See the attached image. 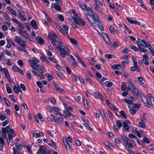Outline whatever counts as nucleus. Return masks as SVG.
<instances>
[{"label":"nucleus","mask_w":154,"mask_h":154,"mask_svg":"<svg viewBox=\"0 0 154 154\" xmlns=\"http://www.w3.org/2000/svg\"><path fill=\"white\" fill-rule=\"evenodd\" d=\"M126 87V84L125 82H123L122 83L121 89L123 91H125V88Z\"/></svg>","instance_id":"37998d69"},{"label":"nucleus","mask_w":154,"mask_h":154,"mask_svg":"<svg viewBox=\"0 0 154 154\" xmlns=\"http://www.w3.org/2000/svg\"><path fill=\"white\" fill-rule=\"evenodd\" d=\"M131 59L133 62L134 65L137 66V63L136 58L134 57H132Z\"/></svg>","instance_id":"58836bf2"},{"label":"nucleus","mask_w":154,"mask_h":154,"mask_svg":"<svg viewBox=\"0 0 154 154\" xmlns=\"http://www.w3.org/2000/svg\"><path fill=\"white\" fill-rule=\"evenodd\" d=\"M95 5V8L97 11L101 13L103 12L102 9L100 8L99 5Z\"/></svg>","instance_id":"e433bc0d"},{"label":"nucleus","mask_w":154,"mask_h":154,"mask_svg":"<svg viewBox=\"0 0 154 154\" xmlns=\"http://www.w3.org/2000/svg\"><path fill=\"white\" fill-rule=\"evenodd\" d=\"M6 41L7 42V44L6 46V47L7 48H9L11 47V45L9 41V39L7 38Z\"/></svg>","instance_id":"79ce46f5"},{"label":"nucleus","mask_w":154,"mask_h":154,"mask_svg":"<svg viewBox=\"0 0 154 154\" xmlns=\"http://www.w3.org/2000/svg\"><path fill=\"white\" fill-rule=\"evenodd\" d=\"M131 91L133 93L134 96H138V91L137 89L136 88H134V89L131 90Z\"/></svg>","instance_id":"aec40b11"},{"label":"nucleus","mask_w":154,"mask_h":154,"mask_svg":"<svg viewBox=\"0 0 154 154\" xmlns=\"http://www.w3.org/2000/svg\"><path fill=\"white\" fill-rule=\"evenodd\" d=\"M89 14L86 15V17L90 23L93 26H96L97 23L99 22V18L97 14L94 13L91 8H87V10Z\"/></svg>","instance_id":"f257e3e1"},{"label":"nucleus","mask_w":154,"mask_h":154,"mask_svg":"<svg viewBox=\"0 0 154 154\" xmlns=\"http://www.w3.org/2000/svg\"><path fill=\"white\" fill-rule=\"evenodd\" d=\"M105 57L107 59H114L115 57L114 56L110 54H106L105 55Z\"/></svg>","instance_id":"c9c22d12"},{"label":"nucleus","mask_w":154,"mask_h":154,"mask_svg":"<svg viewBox=\"0 0 154 154\" xmlns=\"http://www.w3.org/2000/svg\"><path fill=\"white\" fill-rule=\"evenodd\" d=\"M57 48L60 51V55L63 58H65L66 55H69L70 52L69 50L62 44L57 46Z\"/></svg>","instance_id":"7ed1b4c3"},{"label":"nucleus","mask_w":154,"mask_h":154,"mask_svg":"<svg viewBox=\"0 0 154 154\" xmlns=\"http://www.w3.org/2000/svg\"><path fill=\"white\" fill-rule=\"evenodd\" d=\"M7 8L11 14L16 16H17V14L15 11L11 8L10 7L7 6Z\"/></svg>","instance_id":"4468645a"},{"label":"nucleus","mask_w":154,"mask_h":154,"mask_svg":"<svg viewBox=\"0 0 154 154\" xmlns=\"http://www.w3.org/2000/svg\"><path fill=\"white\" fill-rule=\"evenodd\" d=\"M122 137L124 144L125 145L128 142V138L124 134L122 135Z\"/></svg>","instance_id":"a211bd4d"},{"label":"nucleus","mask_w":154,"mask_h":154,"mask_svg":"<svg viewBox=\"0 0 154 154\" xmlns=\"http://www.w3.org/2000/svg\"><path fill=\"white\" fill-rule=\"evenodd\" d=\"M128 85L129 88H130L131 91L133 90L134 88H135L130 82L128 84Z\"/></svg>","instance_id":"864d4df0"},{"label":"nucleus","mask_w":154,"mask_h":154,"mask_svg":"<svg viewBox=\"0 0 154 154\" xmlns=\"http://www.w3.org/2000/svg\"><path fill=\"white\" fill-rule=\"evenodd\" d=\"M30 24L33 28L35 30L37 29L38 27L37 25L36 22L33 20H32L30 22Z\"/></svg>","instance_id":"2eb2a0df"},{"label":"nucleus","mask_w":154,"mask_h":154,"mask_svg":"<svg viewBox=\"0 0 154 154\" xmlns=\"http://www.w3.org/2000/svg\"><path fill=\"white\" fill-rule=\"evenodd\" d=\"M130 113L133 115H134L137 111V110L128 106Z\"/></svg>","instance_id":"f3484780"},{"label":"nucleus","mask_w":154,"mask_h":154,"mask_svg":"<svg viewBox=\"0 0 154 154\" xmlns=\"http://www.w3.org/2000/svg\"><path fill=\"white\" fill-rule=\"evenodd\" d=\"M120 65L119 64H116L115 65H113L112 66V68L113 69H119L120 67Z\"/></svg>","instance_id":"052dcab7"},{"label":"nucleus","mask_w":154,"mask_h":154,"mask_svg":"<svg viewBox=\"0 0 154 154\" xmlns=\"http://www.w3.org/2000/svg\"><path fill=\"white\" fill-rule=\"evenodd\" d=\"M132 50H134L135 51H138V49L137 47L133 45H131L130 46Z\"/></svg>","instance_id":"49530a36"},{"label":"nucleus","mask_w":154,"mask_h":154,"mask_svg":"<svg viewBox=\"0 0 154 154\" xmlns=\"http://www.w3.org/2000/svg\"><path fill=\"white\" fill-rule=\"evenodd\" d=\"M55 1L57 5L61 6L62 5V2L60 0H55Z\"/></svg>","instance_id":"e2e57ef3"},{"label":"nucleus","mask_w":154,"mask_h":154,"mask_svg":"<svg viewBox=\"0 0 154 154\" xmlns=\"http://www.w3.org/2000/svg\"><path fill=\"white\" fill-rule=\"evenodd\" d=\"M14 41L23 48L26 47V41L22 40L19 36H15L14 38Z\"/></svg>","instance_id":"20e7f679"},{"label":"nucleus","mask_w":154,"mask_h":154,"mask_svg":"<svg viewBox=\"0 0 154 154\" xmlns=\"http://www.w3.org/2000/svg\"><path fill=\"white\" fill-rule=\"evenodd\" d=\"M18 27L20 29V30H22L24 29L25 27L23 26V24H22L20 22L18 24Z\"/></svg>","instance_id":"4c0bfd02"},{"label":"nucleus","mask_w":154,"mask_h":154,"mask_svg":"<svg viewBox=\"0 0 154 154\" xmlns=\"http://www.w3.org/2000/svg\"><path fill=\"white\" fill-rule=\"evenodd\" d=\"M124 101L128 104H132L133 103V101L130 100L125 99H124Z\"/></svg>","instance_id":"ea45409f"},{"label":"nucleus","mask_w":154,"mask_h":154,"mask_svg":"<svg viewBox=\"0 0 154 154\" xmlns=\"http://www.w3.org/2000/svg\"><path fill=\"white\" fill-rule=\"evenodd\" d=\"M139 125L140 126L143 128L144 129L146 128V125L143 123L139 122Z\"/></svg>","instance_id":"69168bd1"},{"label":"nucleus","mask_w":154,"mask_h":154,"mask_svg":"<svg viewBox=\"0 0 154 154\" xmlns=\"http://www.w3.org/2000/svg\"><path fill=\"white\" fill-rule=\"evenodd\" d=\"M65 146L66 148L69 151H70L72 149L71 146L69 145V143L64 145Z\"/></svg>","instance_id":"09e8293b"},{"label":"nucleus","mask_w":154,"mask_h":154,"mask_svg":"<svg viewBox=\"0 0 154 154\" xmlns=\"http://www.w3.org/2000/svg\"><path fill=\"white\" fill-rule=\"evenodd\" d=\"M141 44L143 46L146 48H149V47H150V46H151L148 42L144 40L142 42Z\"/></svg>","instance_id":"dca6fc26"},{"label":"nucleus","mask_w":154,"mask_h":154,"mask_svg":"<svg viewBox=\"0 0 154 154\" xmlns=\"http://www.w3.org/2000/svg\"><path fill=\"white\" fill-rule=\"evenodd\" d=\"M63 28L64 29L65 31V33H64L63 34H68V31L69 30V27L67 25L63 24Z\"/></svg>","instance_id":"5701e85b"},{"label":"nucleus","mask_w":154,"mask_h":154,"mask_svg":"<svg viewBox=\"0 0 154 154\" xmlns=\"http://www.w3.org/2000/svg\"><path fill=\"white\" fill-rule=\"evenodd\" d=\"M127 20H128V21L130 23L133 24H135V23H136V22H137V20H131L132 18L131 19H130L128 18L127 17L126 18Z\"/></svg>","instance_id":"473e14b6"},{"label":"nucleus","mask_w":154,"mask_h":154,"mask_svg":"<svg viewBox=\"0 0 154 154\" xmlns=\"http://www.w3.org/2000/svg\"><path fill=\"white\" fill-rule=\"evenodd\" d=\"M47 144L51 147H54L55 146V143L52 140H51L50 142H48Z\"/></svg>","instance_id":"7c9ffc66"},{"label":"nucleus","mask_w":154,"mask_h":154,"mask_svg":"<svg viewBox=\"0 0 154 154\" xmlns=\"http://www.w3.org/2000/svg\"><path fill=\"white\" fill-rule=\"evenodd\" d=\"M41 59L44 62H46L47 63H48V61L47 60V58L43 55H42L40 57Z\"/></svg>","instance_id":"c03bdc74"},{"label":"nucleus","mask_w":154,"mask_h":154,"mask_svg":"<svg viewBox=\"0 0 154 154\" xmlns=\"http://www.w3.org/2000/svg\"><path fill=\"white\" fill-rule=\"evenodd\" d=\"M120 113L121 114V115L125 119H126L127 118V116L125 114L123 111L121 110L120 112Z\"/></svg>","instance_id":"bf43d9fd"},{"label":"nucleus","mask_w":154,"mask_h":154,"mask_svg":"<svg viewBox=\"0 0 154 154\" xmlns=\"http://www.w3.org/2000/svg\"><path fill=\"white\" fill-rule=\"evenodd\" d=\"M54 7L56 10L59 11H61V9L60 7L61 6L57 5V3H54Z\"/></svg>","instance_id":"c85d7f7f"},{"label":"nucleus","mask_w":154,"mask_h":154,"mask_svg":"<svg viewBox=\"0 0 154 154\" xmlns=\"http://www.w3.org/2000/svg\"><path fill=\"white\" fill-rule=\"evenodd\" d=\"M82 99L83 102L84 103V106H85V107L86 108H88V105L86 99L85 98L83 97L82 98Z\"/></svg>","instance_id":"cd10ccee"},{"label":"nucleus","mask_w":154,"mask_h":154,"mask_svg":"<svg viewBox=\"0 0 154 154\" xmlns=\"http://www.w3.org/2000/svg\"><path fill=\"white\" fill-rule=\"evenodd\" d=\"M53 85L55 90L57 91H59L60 93H62L63 94H64L65 93V91L63 89L60 88L58 85L56 83H54Z\"/></svg>","instance_id":"0eeeda50"},{"label":"nucleus","mask_w":154,"mask_h":154,"mask_svg":"<svg viewBox=\"0 0 154 154\" xmlns=\"http://www.w3.org/2000/svg\"><path fill=\"white\" fill-rule=\"evenodd\" d=\"M133 131L135 134H136L137 135L139 138L141 137V135L140 133L138 131L135 130H133Z\"/></svg>","instance_id":"3c124183"},{"label":"nucleus","mask_w":154,"mask_h":154,"mask_svg":"<svg viewBox=\"0 0 154 154\" xmlns=\"http://www.w3.org/2000/svg\"><path fill=\"white\" fill-rule=\"evenodd\" d=\"M2 134L4 138L7 137V133L9 141L10 140H12L13 137H14L16 136L14 130L13 129H10L9 125L7 126L5 128H2Z\"/></svg>","instance_id":"f03ea898"},{"label":"nucleus","mask_w":154,"mask_h":154,"mask_svg":"<svg viewBox=\"0 0 154 154\" xmlns=\"http://www.w3.org/2000/svg\"><path fill=\"white\" fill-rule=\"evenodd\" d=\"M58 18L61 21H63L64 20V17L62 15H59Z\"/></svg>","instance_id":"774afa93"},{"label":"nucleus","mask_w":154,"mask_h":154,"mask_svg":"<svg viewBox=\"0 0 154 154\" xmlns=\"http://www.w3.org/2000/svg\"><path fill=\"white\" fill-rule=\"evenodd\" d=\"M141 105L140 104H134L133 105V107L135 108H139L140 107Z\"/></svg>","instance_id":"0e129e2a"},{"label":"nucleus","mask_w":154,"mask_h":154,"mask_svg":"<svg viewBox=\"0 0 154 154\" xmlns=\"http://www.w3.org/2000/svg\"><path fill=\"white\" fill-rule=\"evenodd\" d=\"M69 40L70 42L73 44L75 45H76L77 44V42L75 39L70 38H69Z\"/></svg>","instance_id":"5fc2aeb1"},{"label":"nucleus","mask_w":154,"mask_h":154,"mask_svg":"<svg viewBox=\"0 0 154 154\" xmlns=\"http://www.w3.org/2000/svg\"><path fill=\"white\" fill-rule=\"evenodd\" d=\"M143 101L144 103L146 104V105L147 107L148 108H150L151 107V105L150 103L148 102L147 100L145 98H144V99H143Z\"/></svg>","instance_id":"a878e982"},{"label":"nucleus","mask_w":154,"mask_h":154,"mask_svg":"<svg viewBox=\"0 0 154 154\" xmlns=\"http://www.w3.org/2000/svg\"><path fill=\"white\" fill-rule=\"evenodd\" d=\"M134 66L132 67L131 69V70L132 71H135L136 70H138V69H137L138 65H137V66H135V65H134Z\"/></svg>","instance_id":"6e6d98bb"},{"label":"nucleus","mask_w":154,"mask_h":154,"mask_svg":"<svg viewBox=\"0 0 154 154\" xmlns=\"http://www.w3.org/2000/svg\"><path fill=\"white\" fill-rule=\"evenodd\" d=\"M4 57V55L3 54H0V61H1L3 64H5V60Z\"/></svg>","instance_id":"393cba45"},{"label":"nucleus","mask_w":154,"mask_h":154,"mask_svg":"<svg viewBox=\"0 0 154 154\" xmlns=\"http://www.w3.org/2000/svg\"><path fill=\"white\" fill-rule=\"evenodd\" d=\"M51 38H54V39H59L57 38V35L54 33H53L51 34Z\"/></svg>","instance_id":"a18cd8bd"},{"label":"nucleus","mask_w":154,"mask_h":154,"mask_svg":"<svg viewBox=\"0 0 154 154\" xmlns=\"http://www.w3.org/2000/svg\"><path fill=\"white\" fill-rule=\"evenodd\" d=\"M6 86L7 93L8 94L11 93L12 92V90L11 88L9 86V85L7 83L6 84Z\"/></svg>","instance_id":"b1692460"},{"label":"nucleus","mask_w":154,"mask_h":154,"mask_svg":"<svg viewBox=\"0 0 154 154\" xmlns=\"http://www.w3.org/2000/svg\"><path fill=\"white\" fill-rule=\"evenodd\" d=\"M116 125L119 128H120L122 126V124L119 120L116 121Z\"/></svg>","instance_id":"13d9d810"},{"label":"nucleus","mask_w":154,"mask_h":154,"mask_svg":"<svg viewBox=\"0 0 154 154\" xmlns=\"http://www.w3.org/2000/svg\"><path fill=\"white\" fill-rule=\"evenodd\" d=\"M4 143L3 139L2 137H0V147H2Z\"/></svg>","instance_id":"680f3d73"},{"label":"nucleus","mask_w":154,"mask_h":154,"mask_svg":"<svg viewBox=\"0 0 154 154\" xmlns=\"http://www.w3.org/2000/svg\"><path fill=\"white\" fill-rule=\"evenodd\" d=\"M7 106L10 107L11 106V103L5 97L3 98Z\"/></svg>","instance_id":"2f4dec72"},{"label":"nucleus","mask_w":154,"mask_h":154,"mask_svg":"<svg viewBox=\"0 0 154 154\" xmlns=\"http://www.w3.org/2000/svg\"><path fill=\"white\" fill-rule=\"evenodd\" d=\"M143 61L144 62V63L146 65H148L149 64L148 61V56L146 55H144L143 56Z\"/></svg>","instance_id":"9b49d317"},{"label":"nucleus","mask_w":154,"mask_h":154,"mask_svg":"<svg viewBox=\"0 0 154 154\" xmlns=\"http://www.w3.org/2000/svg\"><path fill=\"white\" fill-rule=\"evenodd\" d=\"M123 127L125 128V130L126 131H128L129 129V127L128 125L126 124V123L125 122H123Z\"/></svg>","instance_id":"c756f323"},{"label":"nucleus","mask_w":154,"mask_h":154,"mask_svg":"<svg viewBox=\"0 0 154 154\" xmlns=\"http://www.w3.org/2000/svg\"><path fill=\"white\" fill-rule=\"evenodd\" d=\"M36 135L38 137H39L40 136L43 137L44 136V134L42 132H39V133H36Z\"/></svg>","instance_id":"338daca9"},{"label":"nucleus","mask_w":154,"mask_h":154,"mask_svg":"<svg viewBox=\"0 0 154 154\" xmlns=\"http://www.w3.org/2000/svg\"><path fill=\"white\" fill-rule=\"evenodd\" d=\"M29 62L30 63V66L32 68L35 70H37L38 65L37 63L39 62L38 60L36 58H34L33 60H29Z\"/></svg>","instance_id":"39448f33"},{"label":"nucleus","mask_w":154,"mask_h":154,"mask_svg":"<svg viewBox=\"0 0 154 154\" xmlns=\"http://www.w3.org/2000/svg\"><path fill=\"white\" fill-rule=\"evenodd\" d=\"M104 83L106 86L108 87H111L113 85V84L112 82L109 81H106Z\"/></svg>","instance_id":"bb28decb"},{"label":"nucleus","mask_w":154,"mask_h":154,"mask_svg":"<svg viewBox=\"0 0 154 154\" xmlns=\"http://www.w3.org/2000/svg\"><path fill=\"white\" fill-rule=\"evenodd\" d=\"M94 96L96 98H102V95L100 94H97V93H94Z\"/></svg>","instance_id":"603ef678"},{"label":"nucleus","mask_w":154,"mask_h":154,"mask_svg":"<svg viewBox=\"0 0 154 154\" xmlns=\"http://www.w3.org/2000/svg\"><path fill=\"white\" fill-rule=\"evenodd\" d=\"M50 110L52 112H54V111L58 112L59 109L56 107H54L53 108L50 107Z\"/></svg>","instance_id":"a19ab883"},{"label":"nucleus","mask_w":154,"mask_h":154,"mask_svg":"<svg viewBox=\"0 0 154 154\" xmlns=\"http://www.w3.org/2000/svg\"><path fill=\"white\" fill-rule=\"evenodd\" d=\"M128 55V54H126L124 56L121 57L120 58L122 59L128 60L129 59Z\"/></svg>","instance_id":"8fccbe9b"},{"label":"nucleus","mask_w":154,"mask_h":154,"mask_svg":"<svg viewBox=\"0 0 154 154\" xmlns=\"http://www.w3.org/2000/svg\"><path fill=\"white\" fill-rule=\"evenodd\" d=\"M106 146L109 148L113 149L114 147L112 144L109 142L106 141L105 143Z\"/></svg>","instance_id":"4be33fe9"},{"label":"nucleus","mask_w":154,"mask_h":154,"mask_svg":"<svg viewBox=\"0 0 154 154\" xmlns=\"http://www.w3.org/2000/svg\"><path fill=\"white\" fill-rule=\"evenodd\" d=\"M19 34L21 35L22 36L25 37L27 33V31L26 30L22 31V30H19Z\"/></svg>","instance_id":"412c9836"},{"label":"nucleus","mask_w":154,"mask_h":154,"mask_svg":"<svg viewBox=\"0 0 154 154\" xmlns=\"http://www.w3.org/2000/svg\"><path fill=\"white\" fill-rule=\"evenodd\" d=\"M14 90L15 92L16 93H17L19 92L20 88L19 87H17L16 85H15L14 87Z\"/></svg>","instance_id":"72a5a7b5"},{"label":"nucleus","mask_w":154,"mask_h":154,"mask_svg":"<svg viewBox=\"0 0 154 154\" xmlns=\"http://www.w3.org/2000/svg\"><path fill=\"white\" fill-rule=\"evenodd\" d=\"M82 120L86 124V125H88L89 124V121H88V119L86 118L85 117L82 118Z\"/></svg>","instance_id":"de8ad7c7"},{"label":"nucleus","mask_w":154,"mask_h":154,"mask_svg":"<svg viewBox=\"0 0 154 154\" xmlns=\"http://www.w3.org/2000/svg\"><path fill=\"white\" fill-rule=\"evenodd\" d=\"M13 70L15 72H18L22 74H24L23 70L19 68L16 66L14 65L12 67Z\"/></svg>","instance_id":"1a4fd4ad"},{"label":"nucleus","mask_w":154,"mask_h":154,"mask_svg":"<svg viewBox=\"0 0 154 154\" xmlns=\"http://www.w3.org/2000/svg\"><path fill=\"white\" fill-rule=\"evenodd\" d=\"M40 150L41 151L42 154H45L47 151L46 149L44 146L42 145L40 146Z\"/></svg>","instance_id":"6ab92c4d"},{"label":"nucleus","mask_w":154,"mask_h":154,"mask_svg":"<svg viewBox=\"0 0 154 154\" xmlns=\"http://www.w3.org/2000/svg\"><path fill=\"white\" fill-rule=\"evenodd\" d=\"M51 43L52 45L54 46H56V42H57L59 44V45L62 44V43L60 41L59 39H54V38H51Z\"/></svg>","instance_id":"f8f14e48"},{"label":"nucleus","mask_w":154,"mask_h":154,"mask_svg":"<svg viewBox=\"0 0 154 154\" xmlns=\"http://www.w3.org/2000/svg\"><path fill=\"white\" fill-rule=\"evenodd\" d=\"M18 15L22 20L24 21H26V19L25 17V14L23 11H20L18 13Z\"/></svg>","instance_id":"ddd939ff"},{"label":"nucleus","mask_w":154,"mask_h":154,"mask_svg":"<svg viewBox=\"0 0 154 154\" xmlns=\"http://www.w3.org/2000/svg\"><path fill=\"white\" fill-rule=\"evenodd\" d=\"M16 146L17 150H20L22 148L21 145L20 143H16Z\"/></svg>","instance_id":"4d7b16f0"},{"label":"nucleus","mask_w":154,"mask_h":154,"mask_svg":"<svg viewBox=\"0 0 154 154\" xmlns=\"http://www.w3.org/2000/svg\"><path fill=\"white\" fill-rule=\"evenodd\" d=\"M80 6L81 7L82 9L84 11H86L87 8V5L83 3L80 5Z\"/></svg>","instance_id":"f704fd0d"},{"label":"nucleus","mask_w":154,"mask_h":154,"mask_svg":"<svg viewBox=\"0 0 154 154\" xmlns=\"http://www.w3.org/2000/svg\"><path fill=\"white\" fill-rule=\"evenodd\" d=\"M102 35L106 42L108 44H110V41L107 34L106 33H103Z\"/></svg>","instance_id":"6e6552de"},{"label":"nucleus","mask_w":154,"mask_h":154,"mask_svg":"<svg viewBox=\"0 0 154 154\" xmlns=\"http://www.w3.org/2000/svg\"><path fill=\"white\" fill-rule=\"evenodd\" d=\"M73 19L76 23L81 24L83 26L85 25V22L82 18L78 16H76L75 17H73Z\"/></svg>","instance_id":"423d86ee"},{"label":"nucleus","mask_w":154,"mask_h":154,"mask_svg":"<svg viewBox=\"0 0 154 154\" xmlns=\"http://www.w3.org/2000/svg\"><path fill=\"white\" fill-rule=\"evenodd\" d=\"M3 72H4L5 75L6 77V78L8 79V81L10 82H11V79L7 69L5 68H4Z\"/></svg>","instance_id":"9d476101"}]
</instances>
